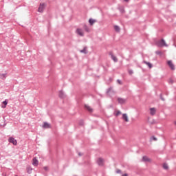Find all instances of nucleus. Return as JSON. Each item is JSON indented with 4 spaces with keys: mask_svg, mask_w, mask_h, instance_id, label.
<instances>
[{
    "mask_svg": "<svg viewBox=\"0 0 176 176\" xmlns=\"http://www.w3.org/2000/svg\"><path fill=\"white\" fill-rule=\"evenodd\" d=\"M26 171L28 174H32V167H31L30 166H28L26 167Z\"/></svg>",
    "mask_w": 176,
    "mask_h": 176,
    "instance_id": "obj_9",
    "label": "nucleus"
},
{
    "mask_svg": "<svg viewBox=\"0 0 176 176\" xmlns=\"http://www.w3.org/2000/svg\"><path fill=\"white\" fill-rule=\"evenodd\" d=\"M114 30L116 32H120V28H119L118 25L114 26Z\"/></svg>",
    "mask_w": 176,
    "mask_h": 176,
    "instance_id": "obj_17",
    "label": "nucleus"
},
{
    "mask_svg": "<svg viewBox=\"0 0 176 176\" xmlns=\"http://www.w3.org/2000/svg\"><path fill=\"white\" fill-rule=\"evenodd\" d=\"M150 115H151V116L156 115V108H150Z\"/></svg>",
    "mask_w": 176,
    "mask_h": 176,
    "instance_id": "obj_8",
    "label": "nucleus"
},
{
    "mask_svg": "<svg viewBox=\"0 0 176 176\" xmlns=\"http://www.w3.org/2000/svg\"><path fill=\"white\" fill-rule=\"evenodd\" d=\"M80 53H85L86 54V53H87V52H86V48H84L82 50H80Z\"/></svg>",
    "mask_w": 176,
    "mask_h": 176,
    "instance_id": "obj_25",
    "label": "nucleus"
},
{
    "mask_svg": "<svg viewBox=\"0 0 176 176\" xmlns=\"http://www.w3.org/2000/svg\"><path fill=\"white\" fill-rule=\"evenodd\" d=\"M142 162H152V160H151V158L148 157L147 156H144L142 157Z\"/></svg>",
    "mask_w": 176,
    "mask_h": 176,
    "instance_id": "obj_12",
    "label": "nucleus"
},
{
    "mask_svg": "<svg viewBox=\"0 0 176 176\" xmlns=\"http://www.w3.org/2000/svg\"><path fill=\"white\" fill-rule=\"evenodd\" d=\"M45 8H46V4L45 3H41L38 7V12H39V13H43V10H45Z\"/></svg>",
    "mask_w": 176,
    "mask_h": 176,
    "instance_id": "obj_1",
    "label": "nucleus"
},
{
    "mask_svg": "<svg viewBox=\"0 0 176 176\" xmlns=\"http://www.w3.org/2000/svg\"><path fill=\"white\" fill-rule=\"evenodd\" d=\"M124 1H125V2H129V0H124Z\"/></svg>",
    "mask_w": 176,
    "mask_h": 176,
    "instance_id": "obj_31",
    "label": "nucleus"
},
{
    "mask_svg": "<svg viewBox=\"0 0 176 176\" xmlns=\"http://www.w3.org/2000/svg\"><path fill=\"white\" fill-rule=\"evenodd\" d=\"M144 63H146V65H148L149 68H152V64L151 63L144 62Z\"/></svg>",
    "mask_w": 176,
    "mask_h": 176,
    "instance_id": "obj_23",
    "label": "nucleus"
},
{
    "mask_svg": "<svg viewBox=\"0 0 176 176\" xmlns=\"http://www.w3.org/2000/svg\"><path fill=\"white\" fill-rule=\"evenodd\" d=\"M1 176H6V172H2V175H1Z\"/></svg>",
    "mask_w": 176,
    "mask_h": 176,
    "instance_id": "obj_29",
    "label": "nucleus"
},
{
    "mask_svg": "<svg viewBox=\"0 0 176 176\" xmlns=\"http://www.w3.org/2000/svg\"><path fill=\"white\" fill-rule=\"evenodd\" d=\"M129 75H133V70H129Z\"/></svg>",
    "mask_w": 176,
    "mask_h": 176,
    "instance_id": "obj_28",
    "label": "nucleus"
},
{
    "mask_svg": "<svg viewBox=\"0 0 176 176\" xmlns=\"http://www.w3.org/2000/svg\"><path fill=\"white\" fill-rule=\"evenodd\" d=\"M122 119L124 122H129V116L126 113L122 114Z\"/></svg>",
    "mask_w": 176,
    "mask_h": 176,
    "instance_id": "obj_11",
    "label": "nucleus"
},
{
    "mask_svg": "<svg viewBox=\"0 0 176 176\" xmlns=\"http://www.w3.org/2000/svg\"><path fill=\"white\" fill-rule=\"evenodd\" d=\"M85 108L87 109L88 112H93V109L90 106L85 104Z\"/></svg>",
    "mask_w": 176,
    "mask_h": 176,
    "instance_id": "obj_13",
    "label": "nucleus"
},
{
    "mask_svg": "<svg viewBox=\"0 0 176 176\" xmlns=\"http://www.w3.org/2000/svg\"><path fill=\"white\" fill-rule=\"evenodd\" d=\"M122 112H120V111H116V116H119V115H121Z\"/></svg>",
    "mask_w": 176,
    "mask_h": 176,
    "instance_id": "obj_24",
    "label": "nucleus"
},
{
    "mask_svg": "<svg viewBox=\"0 0 176 176\" xmlns=\"http://www.w3.org/2000/svg\"><path fill=\"white\" fill-rule=\"evenodd\" d=\"M50 124L47 122H44L43 125V129H50Z\"/></svg>",
    "mask_w": 176,
    "mask_h": 176,
    "instance_id": "obj_14",
    "label": "nucleus"
},
{
    "mask_svg": "<svg viewBox=\"0 0 176 176\" xmlns=\"http://www.w3.org/2000/svg\"><path fill=\"white\" fill-rule=\"evenodd\" d=\"M59 97L60 98H65V94H64V92L63 91H59Z\"/></svg>",
    "mask_w": 176,
    "mask_h": 176,
    "instance_id": "obj_15",
    "label": "nucleus"
},
{
    "mask_svg": "<svg viewBox=\"0 0 176 176\" xmlns=\"http://www.w3.org/2000/svg\"><path fill=\"white\" fill-rule=\"evenodd\" d=\"M118 101L119 104H125L126 103V99H123L122 98H118Z\"/></svg>",
    "mask_w": 176,
    "mask_h": 176,
    "instance_id": "obj_10",
    "label": "nucleus"
},
{
    "mask_svg": "<svg viewBox=\"0 0 176 176\" xmlns=\"http://www.w3.org/2000/svg\"><path fill=\"white\" fill-rule=\"evenodd\" d=\"M84 30L87 32H90V29L89 28V27H87V25H84Z\"/></svg>",
    "mask_w": 176,
    "mask_h": 176,
    "instance_id": "obj_20",
    "label": "nucleus"
},
{
    "mask_svg": "<svg viewBox=\"0 0 176 176\" xmlns=\"http://www.w3.org/2000/svg\"><path fill=\"white\" fill-rule=\"evenodd\" d=\"M104 159L101 158V157H99L98 158L97 160V163L98 164V166H104Z\"/></svg>",
    "mask_w": 176,
    "mask_h": 176,
    "instance_id": "obj_7",
    "label": "nucleus"
},
{
    "mask_svg": "<svg viewBox=\"0 0 176 176\" xmlns=\"http://www.w3.org/2000/svg\"><path fill=\"white\" fill-rule=\"evenodd\" d=\"M89 23L90 25H93V24H94V23H96V20L90 19L89 20Z\"/></svg>",
    "mask_w": 176,
    "mask_h": 176,
    "instance_id": "obj_19",
    "label": "nucleus"
},
{
    "mask_svg": "<svg viewBox=\"0 0 176 176\" xmlns=\"http://www.w3.org/2000/svg\"><path fill=\"white\" fill-rule=\"evenodd\" d=\"M156 54H162V52H161L160 51H157V52H156Z\"/></svg>",
    "mask_w": 176,
    "mask_h": 176,
    "instance_id": "obj_30",
    "label": "nucleus"
},
{
    "mask_svg": "<svg viewBox=\"0 0 176 176\" xmlns=\"http://www.w3.org/2000/svg\"><path fill=\"white\" fill-rule=\"evenodd\" d=\"M151 140H152L153 141H157V138H156V137H155V136H153V137L151 138Z\"/></svg>",
    "mask_w": 176,
    "mask_h": 176,
    "instance_id": "obj_26",
    "label": "nucleus"
},
{
    "mask_svg": "<svg viewBox=\"0 0 176 176\" xmlns=\"http://www.w3.org/2000/svg\"><path fill=\"white\" fill-rule=\"evenodd\" d=\"M79 155H80V156L81 155L80 153H79Z\"/></svg>",
    "mask_w": 176,
    "mask_h": 176,
    "instance_id": "obj_33",
    "label": "nucleus"
},
{
    "mask_svg": "<svg viewBox=\"0 0 176 176\" xmlns=\"http://www.w3.org/2000/svg\"><path fill=\"white\" fill-rule=\"evenodd\" d=\"M157 45L160 47H163V46H167V44L166 43V41H164V40H161L157 43Z\"/></svg>",
    "mask_w": 176,
    "mask_h": 176,
    "instance_id": "obj_4",
    "label": "nucleus"
},
{
    "mask_svg": "<svg viewBox=\"0 0 176 176\" xmlns=\"http://www.w3.org/2000/svg\"><path fill=\"white\" fill-rule=\"evenodd\" d=\"M0 79L3 80L6 79V74H0Z\"/></svg>",
    "mask_w": 176,
    "mask_h": 176,
    "instance_id": "obj_16",
    "label": "nucleus"
},
{
    "mask_svg": "<svg viewBox=\"0 0 176 176\" xmlns=\"http://www.w3.org/2000/svg\"><path fill=\"white\" fill-rule=\"evenodd\" d=\"M8 142L14 145H17V140L14 138H12V137L9 138Z\"/></svg>",
    "mask_w": 176,
    "mask_h": 176,
    "instance_id": "obj_6",
    "label": "nucleus"
},
{
    "mask_svg": "<svg viewBox=\"0 0 176 176\" xmlns=\"http://www.w3.org/2000/svg\"><path fill=\"white\" fill-rule=\"evenodd\" d=\"M7 105H8V100H5L3 102V105L1 106V108H6Z\"/></svg>",
    "mask_w": 176,
    "mask_h": 176,
    "instance_id": "obj_18",
    "label": "nucleus"
},
{
    "mask_svg": "<svg viewBox=\"0 0 176 176\" xmlns=\"http://www.w3.org/2000/svg\"><path fill=\"white\" fill-rule=\"evenodd\" d=\"M163 168L164 170H168V164H167L166 163L163 164Z\"/></svg>",
    "mask_w": 176,
    "mask_h": 176,
    "instance_id": "obj_22",
    "label": "nucleus"
},
{
    "mask_svg": "<svg viewBox=\"0 0 176 176\" xmlns=\"http://www.w3.org/2000/svg\"><path fill=\"white\" fill-rule=\"evenodd\" d=\"M32 165L34 166V167H38V165L39 164V162L38 161V159H36V157H34L32 159Z\"/></svg>",
    "mask_w": 176,
    "mask_h": 176,
    "instance_id": "obj_5",
    "label": "nucleus"
},
{
    "mask_svg": "<svg viewBox=\"0 0 176 176\" xmlns=\"http://www.w3.org/2000/svg\"><path fill=\"white\" fill-rule=\"evenodd\" d=\"M116 173H117V174H120V173H122V170H120V169H118V170H116Z\"/></svg>",
    "mask_w": 176,
    "mask_h": 176,
    "instance_id": "obj_27",
    "label": "nucleus"
},
{
    "mask_svg": "<svg viewBox=\"0 0 176 176\" xmlns=\"http://www.w3.org/2000/svg\"><path fill=\"white\" fill-rule=\"evenodd\" d=\"M111 58L115 63H117L118 58H116V56H115L114 55H111Z\"/></svg>",
    "mask_w": 176,
    "mask_h": 176,
    "instance_id": "obj_21",
    "label": "nucleus"
},
{
    "mask_svg": "<svg viewBox=\"0 0 176 176\" xmlns=\"http://www.w3.org/2000/svg\"><path fill=\"white\" fill-rule=\"evenodd\" d=\"M76 32L78 35H80V36H85V32H83L82 29L78 28L76 29Z\"/></svg>",
    "mask_w": 176,
    "mask_h": 176,
    "instance_id": "obj_2",
    "label": "nucleus"
},
{
    "mask_svg": "<svg viewBox=\"0 0 176 176\" xmlns=\"http://www.w3.org/2000/svg\"><path fill=\"white\" fill-rule=\"evenodd\" d=\"M167 64H168V67L170 68V69H172L173 71H174V69H175V66L174 65V63H173V61L168 60Z\"/></svg>",
    "mask_w": 176,
    "mask_h": 176,
    "instance_id": "obj_3",
    "label": "nucleus"
},
{
    "mask_svg": "<svg viewBox=\"0 0 176 176\" xmlns=\"http://www.w3.org/2000/svg\"><path fill=\"white\" fill-rule=\"evenodd\" d=\"M118 83L120 85V80H118Z\"/></svg>",
    "mask_w": 176,
    "mask_h": 176,
    "instance_id": "obj_32",
    "label": "nucleus"
}]
</instances>
